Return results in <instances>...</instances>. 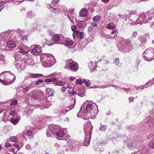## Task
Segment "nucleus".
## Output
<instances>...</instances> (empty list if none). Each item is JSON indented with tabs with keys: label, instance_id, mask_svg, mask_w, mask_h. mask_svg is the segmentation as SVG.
Here are the masks:
<instances>
[{
	"label": "nucleus",
	"instance_id": "26",
	"mask_svg": "<svg viewBox=\"0 0 154 154\" xmlns=\"http://www.w3.org/2000/svg\"><path fill=\"white\" fill-rule=\"evenodd\" d=\"M52 126H50L48 129H47V130L46 135L47 137H51L52 136V134H53V133L52 132V131L51 129V128H52Z\"/></svg>",
	"mask_w": 154,
	"mask_h": 154
},
{
	"label": "nucleus",
	"instance_id": "63",
	"mask_svg": "<svg viewBox=\"0 0 154 154\" xmlns=\"http://www.w3.org/2000/svg\"><path fill=\"white\" fill-rule=\"evenodd\" d=\"M11 146V144L9 142H7L5 143V146L6 147H9Z\"/></svg>",
	"mask_w": 154,
	"mask_h": 154
},
{
	"label": "nucleus",
	"instance_id": "12",
	"mask_svg": "<svg viewBox=\"0 0 154 154\" xmlns=\"http://www.w3.org/2000/svg\"><path fill=\"white\" fill-rule=\"evenodd\" d=\"M74 9L73 8L70 9L69 10V13H67V17L69 19L70 21L73 23H74V20L76 21V19L75 18L76 15L74 13Z\"/></svg>",
	"mask_w": 154,
	"mask_h": 154
},
{
	"label": "nucleus",
	"instance_id": "55",
	"mask_svg": "<svg viewBox=\"0 0 154 154\" xmlns=\"http://www.w3.org/2000/svg\"><path fill=\"white\" fill-rule=\"evenodd\" d=\"M22 40L23 41H26L27 40L28 37L26 35L22 36L21 37Z\"/></svg>",
	"mask_w": 154,
	"mask_h": 154
},
{
	"label": "nucleus",
	"instance_id": "38",
	"mask_svg": "<svg viewBox=\"0 0 154 154\" xmlns=\"http://www.w3.org/2000/svg\"><path fill=\"white\" fill-rule=\"evenodd\" d=\"M6 38L5 35L4 33H1L0 34V43L1 42H2L4 41L5 40H6Z\"/></svg>",
	"mask_w": 154,
	"mask_h": 154
},
{
	"label": "nucleus",
	"instance_id": "8",
	"mask_svg": "<svg viewBox=\"0 0 154 154\" xmlns=\"http://www.w3.org/2000/svg\"><path fill=\"white\" fill-rule=\"evenodd\" d=\"M66 63L65 68H66L67 67L72 71L75 72L78 69V66L77 63L72 60H68Z\"/></svg>",
	"mask_w": 154,
	"mask_h": 154
},
{
	"label": "nucleus",
	"instance_id": "48",
	"mask_svg": "<svg viewBox=\"0 0 154 154\" xmlns=\"http://www.w3.org/2000/svg\"><path fill=\"white\" fill-rule=\"evenodd\" d=\"M149 145L150 147L154 148V140L151 141L149 143Z\"/></svg>",
	"mask_w": 154,
	"mask_h": 154
},
{
	"label": "nucleus",
	"instance_id": "36",
	"mask_svg": "<svg viewBox=\"0 0 154 154\" xmlns=\"http://www.w3.org/2000/svg\"><path fill=\"white\" fill-rule=\"evenodd\" d=\"M53 39L55 42H58L60 39V35L58 34H55L54 35L53 38Z\"/></svg>",
	"mask_w": 154,
	"mask_h": 154
},
{
	"label": "nucleus",
	"instance_id": "27",
	"mask_svg": "<svg viewBox=\"0 0 154 154\" xmlns=\"http://www.w3.org/2000/svg\"><path fill=\"white\" fill-rule=\"evenodd\" d=\"M57 137H62L64 135L63 131L61 130H59L56 134Z\"/></svg>",
	"mask_w": 154,
	"mask_h": 154
},
{
	"label": "nucleus",
	"instance_id": "23",
	"mask_svg": "<svg viewBox=\"0 0 154 154\" xmlns=\"http://www.w3.org/2000/svg\"><path fill=\"white\" fill-rule=\"evenodd\" d=\"M88 13V11L85 8H82L79 12L80 16L83 17L87 16Z\"/></svg>",
	"mask_w": 154,
	"mask_h": 154
},
{
	"label": "nucleus",
	"instance_id": "4",
	"mask_svg": "<svg viewBox=\"0 0 154 154\" xmlns=\"http://www.w3.org/2000/svg\"><path fill=\"white\" fill-rule=\"evenodd\" d=\"M56 60L52 54H48L46 55V57L43 61V66L46 67L52 66L55 63Z\"/></svg>",
	"mask_w": 154,
	"mask_h": 154
},
{
	"label": "nucleus",
	"instance_id": "13",
	"mask_svg": "<svg viewBox=\"0 0 154 154\" xmlns=\"http://www.w3.org/2000/svg\"><path fill=\"white\" fill-rule=\"evenodd\" d=\"M84 126V131L85 134V135L86 134H88V133L90 134L91 131V130L93 128L91 123L89 122L85 124Z\"/></svg>",
	"mask_w": 154,
	"mask_h": 154
},
{
	"label": "nucleus",
	"instance_id": "31",
	"mask_svg": "<svg viewBox=\"0 0 154 154\" xmlns=\"http://www.w3.org/2000/svg\"><path fill=\"white\" fill-rule=\"evenodd\" d=\"M18 138L16 136H12L9 138V140L10 141L17 143L18 140Z\"/></svg>",
	"mask_w": 154,
	"mask_h": 154
},
{
	"label": "nucleus",
	"instance_id": "24",
	"mask_svg": "<svg viewBox=\"0 0 154 154\" xmlns=\"http://www.w3.org/2000/svg\"><path fill=\"white\" fill-rule=\"evenodd\" d=\"M16 44L15 42L11 40L8 41L7 42V46L10 48H13L15 47Z\"/></svg>",
	"mask_w": 154,
	"mask_h": 154
},
{
	"label": "nucleus",
	"instance_id": "45",
	"mask_svg": "<svg viewBox=\"0 0 154 154\" xmlns=\"http://www.w3.org/2000/svg\"><path fill=\"white\" fill-rule=\"evenodd\" d=\"M10 114L11 116H15L17 114V111L13 109L11 111Z\"/></svg>",
	"mask_w": 154,
	"mask_h": 154
},
{
	"label": "nucleus",
	"instance_id": "60",
	"mask_svg": "<svg viewBox=\"0 0 154 154\" xmlns=\"http://www.w3.org/2000/svg\"><path fill=\"white\" fill-rule=\"evenodd\" d=\"M112 31L111 32V34H113L115 33H117V30L116 29V28L112 29Z\"/></svg>",
	"mask_w": 154,
	"mask_h": 154
},
{
	"label": "nucleus",
	"instance_id": "18",
	"mask_svg": "<svg viewBox=\"0 0 154 154\" xmlns=\"http://www.w3.org/2000/svg\"><path fill=\"white\" fill-rule=\"evenodd\" d=\"M138 142L139 141L138 140L133 142V141L128 140V147H131L132 146H137V143H138Z\"/></svg>",
	"mask_w": 154,
	"mask_h": 154
},
{
	"label": "nucleus",
	"instance_id": "44",
	"mask_svg": "<svg viewBox=\"0 0 154 154\" xmlns=\"http://www.w3.org/2000/svg\"><path fill=\"white\" fill-rule=\"evenodd\" d=\"M83 82L87 86H90L91 85V82L88 79H84L83 80Z\"/></svg>",
	"mask_w": 154,
	"mask_h": 154
},
{
	"label": "nucleus",
	"instance_id": "56",
	"mask_svg": "<svg viewBox=\"0 0 154 154\" xmlns=\"http://www.w3.org/2000/svg\"><path fill=\"white\" fill-rule=\"evenodd\" d=\"M109 86L108 85H101V86H99L98 87H97V88H106L108 87Z\"/></svg>",
	"mask_w": 154,
	"mask_h": 154
},
{
	"label": "nucleus",
	"instance_id": "5",
	"mask_svg": "<svg viewBox=\"0 0 154 154\" xmlns=\"http://www.w3.org/2000/svg\"><path fill=\"white\" fill-rule=\"evenodd\" d=\"M144 59L146 61H150L154 59V49L149 48L146 49L143 54Z\"/></svg>",
	"mask_w": 154,
	"mask_h": 154
},
{
	"label": "nucleus",
	"instance_id": "50",
	"mask_svg": "<svg viewBox=\"0 0 154 154\" xmlns=\"http://www.w3.org/2000/svg\"><path fill=\"white\" fill-rule=\"evenodd\" d=\"M118 16L119 17H121L122 18H125V20L126 21V20L127 19V16L125 14L124 15H122L120 14H119L118 15Z\"/></svg>",
	"mask_w": 154,
	"mask_h": 154
},
{
	"label": "nucleus",
	"instance_id": "19",
	"mask_svg": "<svg viewBox=\"0 0 154 154\" xmlns=\"http://www.w3.org/2000/svg\"><path fill=\"white\" fill-rule=\"evenodd\" d=\"M32 86L31 85L29 86L26 87L25 86H21L20 87L19 89L23 90V94H25L28 92L29 90L31 88Z\"/></svg>",
	"mask_w": 154,
	"mask_h": 154
},
{
	"label": "nucleus",
	"instance_id": "34",
	"mask_svg": "<svg viewBox=\"0 0 154 154\" xmlns=\"http://www.w3.org/2000/svg\"><path fill=\"white\" fill-rule=\"evenodd\" d=\"M88 135L85 136V138L84 140V144L86 146L88 145L90 143V138Z\"/></svg>",
	"mask_w": 154,
	"mask_h": 154
},
{
	"label": "nucleus",
	"instance_id": "42",
	"mask_svg": "<svg viewBox=\"0 0 154 154\" xmlns=\"http://www.w3.org/2000/svg\"><path fill=\"white\" fill-rule=\"evenodd\" d=\"M78 95L81 97H83L85 95V91L83 90H79L78 92Z\"/></svg>",
	"mask_w": 154,
	"mask_h": 154
},
{
	"label": "nucleus",
	"instance_id": "46",
	"mask_svg": "<svg viewBox=\"0 0 154 154\" xmlns=\"http://www.w3.org/2000/svg\"><path fill=\"white\" fill-rule=\"evenodd\" d=\"M100 20V17L98 16H96L93 18V21L94 22H97Z\"/></svg>",
	"mask_w": 154,
	"mask_h": 154
},
{
	"label": "nucleus",
	"instance_id": "17",
	"mask_svg": "<svg viewBox=\"0 0 154 154\" xmlns=\"http://www.w3.org/2000/svg\"><path fill=\"white\" fill-rule=\"evenodd\" d=\"M33 107V106L29 105L26 107L25 110H26V114L27 116L30 115L32 113V107Z\"/></svg>",
	"mask_w": 154,
	"mask_h": 154
},
{
	"label": "nucleus",
	"instance_id": "33",
	"mask_svg": "<svg viewBox=\"0 0 154 154\" xmlns=\"http://www.w3.org/2000/svg\"><path fill=\"white\" fill-rule=\"evenodd\" d=\"M24 0H7V2H13L15 4H16L17 2H18L17 4H18L23 2Z\"/></svg>",
	"mask_w": 154,
	"mask_h": 154
},
{
	"label": "nucleus",
	"instance_id": "59",
	"mask_svg": "<svg viewBox=\"0 0 154 154\" xmlns=\"http://www.w3.org/2000/svg\"><path fill=\"white\" fill-rule=\"evenodd\" d=\"M48 32L49 35L52 36L54 35V32L51 30H49L48 31Z\"/></svg>",
	"mask_w": 154,
	"mask_h": 154
},
{
	"label": "nucleus",
	"instance_id": "49",
	"mask_svg": "<svg viewBox=\"0 0 154 154\" xmlns=\"http://www.w3.org/2000/svg\"><path fill=\"white\" fill-rule=\"evenodd\" d=\"M119 58H116L115 61H114V63L116 65H118L119 64Z\"/></svg>",
	"mask_w": 154,
	"mask_h": 154
},
{
	"label": "nucleus",
	"instance_id": "43",
	"mask_svg": "<svg viewBox=\"0 0 154 154\" xmlns=\"http://www.w3.org/2000/svg\"><path fill=\"white\" fill-rule=\"evenodd\" d=\"M54 84H55L56 85L63 86L65 84L66 82H62L61 81H59L57 82L56 83V84L55 82H54Z\"/></svg>",
	"mask_w": 154,
	"mask_h": 154
},
{
	"label": "nucleus",
	"instance_id": "35",
	"mask_svg": "<svg viewBox=\"0 0 154 154\" xmlns=\"http://www.w3.org/2000/svg\"><path fill=\"white\" fill-rule=\"evenodd\" d=\"M35 16L34 12L32 11H29L28 12L26 17L28 18H32L34 17Z\"/></svg>",
	"mask_w": 154,
	"mask_h": 154
},
{
	"label": "nucleus",
	"instance_id": "32",
	"mask_svg": "<svg viewBox=\"0 0 154 154\" xmlns=\"http://www.w3.org/2000/svg\"><path fill=\"white\" fill-rule=\"evenodd\" d=\"M107 126L106 125H103L101 124H100V126L99 128V130L100 131H105L106 130Z\"/></svg>",
	"mask_w": 154,
	"mask_h": 154
},
{
	"label": "nucleus",
	"instance_id": "28",
	"mask_svg": "<svg viewBox=\"0 0 154 154\" xmlns=\"http://www.w3.org/2000/svg\"><path fill=\"white\" fill-rule=\"evenodd\" d=\"M106 28L108 29L111 30L115 28V26L114 23L111 22L107 24Z\"/></svg>",
	"mask_w": 154,
	"mask_h": 154
},
{
	"label": "nucleus",
	"instance_id": "37",
	"mask_svg": "<svg viewBox=\"0 0 154 154\" xmlns=\"http://www.w3.org/2000/svg\"><path fill=\"white\" fill-rule=\"evenodd\" d=\"M152 83H154V78L152 80H150L146 84L144 85L145 88H146L148 86L151 85L152 86L153 85Z\"/></svg>",
	"mask_w": 154,
	"mask_h": 154
},
{
	"label": "nucleus",
	"instance_id": "25",
	"mask_svg": "<svg viewBox=\"0 0 154 154\" xmlns=\"http://www.w3.org/2000/svg\"><path fill=\"white\" fill-rule=\"evenodd\" d=\"M46 94L48 97L53 95L54 91L51 88H47L46 89Z\"/></svg>",
	"mask_w": 154,
	"mask_h": 154
},
{
	"label": "nucleus",
	"instance_id": "29",
	"mask_svg": "<svg viewBox=\"0 0 154 154\" xmlns=\"http://www.w3.org/2000/svg\"><path fill=\"white\" fill-rule=\"evenodd\" d=\"M84 33L82 32L76 31V37L80 38L82 39L84 37Z\"/></svg>",
	"mask_w": 154,
	"mask_h": 154
},
{
	"label": "nucleus",
	"instance_id": "11",
	"mask_svg": "<svg viewBox=\"0 0 154 154\" xmlns=\"http://www.w3.org/2000/svg\"><path fill=\"white\" fill-rule=\"evenodd\" d=\"M33 94L32 95V97L34 99H37L42 96L44 94L43 92L41 90H37L35 89L32 91Z\"/></svg>",
	"mask_w": 154,
	"mask_h": 154
},
{
	"label": "nucleus",
	"instance_id": "64",
	"mask_svg": "<svg viewBox=\"0 0 154 154\" xmlns=\"http://www.w3.org/2000/svg\"><path fill=\"white\" fill-rule=\"evenodd\" d=\"M76 26L75 25H73L71 26V29L72 31H74L76 29Z\"/></svg>",
	"mask_w": 154,
	"mask_h": 154
},
{
	"label": "nucleus",
	"instance_id": "57",
	"mask_svg": "<svg viewBox=\"0 0 154 154\" xmlns=\"http://www.w3.org/2000/svg\"><path fill=\"white\" fill-rule=\"evenodd\" d=\"M13 145L15 147L16 149H17V151H18L20 150L19 146L18 144H16L15 143L13 144Z\"/></svg>",
	"mask_w": 154,
	"mask_h": 154
},
{
	"label": "nucleus",
	"instance_id": "61",
	"mask_svg": "<svg viewBox=\"0 0 154 154\" xmlns=\"http://www.w3.org/2000/svg\"><path fill=\"white\" fill-rule=\"evenodd\" d=\"M46 43L47 44V45L49 46H51L54 44V43H51V42H50L48 41H46Z\"/></svg>",
	"mask_w": 154,
	"mask_h": 154
},
{
	"label": "nucleus",
	"instance_id": "21",
	"mask_svg": "<svg viewBox=\"0 0 154 154\" xmlns=\"http://www.w3.org/2000/svg\"><path fill=\"white\" fill-rule=\"evenodd\" d=\"M76 26L79 28L85 27L86 25V23L83 21L79 20L78 21H76Z\"/></svg>",
	"mask_w": 154,
	"mask_h": 154
},
{
	"label": "nucleus",
	"instance_id": "3",
	"mask_svg": "<svg viewBox=\"0 0 154 154\" xmlns=\"http://www.w3.org/2000/svg\"><path fill=\"white\" fill-rule=\"evenodd\" d=\"M122 42L118 46L119 49L121 51L128 52L133 48L131 41L129 39H122Z\"/></svg>",
	"mask_w": 154,
	"mask_h": 154
},
{
	"label": "nucleus",
	"instance_id": "1",
	"mask_svg": "<svg viewBox=\"0 0 154 154\" xmlns=\"http://www.w3.org/2000/svg\"><path fill=\"white\" fill-rule=\"evenodd\" d=\"M154 16L153 14L151 12L148 11L145 13L140 14L138 15L136 14L128 15V17H131L130 20L131 22V24L137 25V24H141L143 23H146L150 20H151Z\"/></svg>",
	"mask_w": 154,
	"mask_h": 154
},
{
	"label": "nucleus",
	"instance_id": "14",
	"mask_svg": "<svg viewBox=\"0 0 154 154\" xmlns=\"http://www.w3.org/2000/svg\"><path fill=\"white\" fill-rule=\"evenodd\" d=\"M97 62H93L91 61L89 63L88 67L91 72L95 70L97 67Z\"/></svg>",
	"mask_w": 154,
	"mask_h": 154
},
{
	"label": "nucleus",
	"instance_id": "16",
	"mask_svg": "<svg viewBox=\"0 0 154 154\" xmlns=\"http://www.w3.org/2000/svg\"><path fill=\"white\" fill-rule=\"evenodd\" d=\"M27 76L31 78H35L43 76V75L42 74H34L31 73L28 74Z\"/></svg>",
	"mask_w": 154,
	"mask_h": 154
},
{
	"label": "nucleus",
	"instance_id": "30",
	"mask_svg": "<svg viewBox=\"0 0 154 154\" xmlns=\"http://www.w3.org/2000/svg\"><path fill=\"white\" fill-rule=\"evenodd\" d=\"M73 44V42L69 39H67L65 40V44L66 46H71Z\"/></svg>",
	"mask_w": 154,
	"mask_h": 154
},
{
	"label": "nucleus",
	"instance_id": "2",
	"mask_svg": "<svg viewBox=\"0 0 154 154\" xmlns=\"http://www.w3.org/2000/svg\"><path fill=\"white\" fill-rule=\"evenodd\" d=\"M16 79L15 75L10 71H4L0 74V82L6 85L13 83Z\"/></svg>",
	"mask_w": 154,
	"mask_h": 154
},
{
	"label": "nucleus",
	"instance_id": "15",
	"mask_svg": "<svg viewBox=\"0 0 154 154\" xmlns=\"http://www.w3.org/2000/svg\"><path fill=\"white\" fill-rule=\"evenodd\" d=\"M6 39L7 40L9 37L14 38V31L9 30L4 33Z\"/></svg>",
	"mask_w": 154,
	"mask_h": 154
},
{
	"label": "nucleus",
	"instance_id": "6",
	"mask_svg": "<svg viewBox=\"0 0 154 154\" xmlns=\"http://www.w3.org/2000/svg\"><path fill=\"white\" fill-rule=\"evenodd\" d=\"M86 110L88 116H94L98 113L97 106L95 104L93 105L91 103H89L86 106Z\"/></svg>",
	"mask_w": 154,
	"mask_h": 154
},
{
	"label": "nucleus",
	"instance_id": "41",
	"mask_svg": "<svg viewBox=\"0 0 154 154\" xmlns=\"http://www.w3.org/2000/svg\"><path fill=\"white\" fill-rule=\"evenodd\" d=\"M151 117L150 116L146 117L144 120L145 123L146 124H150L152 122Z\"/></svg>",
	"mask_w": 154,
	"mask_h": 154
},
{
	"label": "nucleus",
	"instance_id": "20",
	"mask_svg": "<svg viewBox=\"0 0 154 154\" xmlns=\"http://www.w3.org/2000/svg\"><path fill=\"white\" fill-rule=\"evenodd\" d=\"M86 114H87V112H85L83 109H82V107H81L80 111L77 114V116L78 117L84 118Z\"/></svg>",
	"mask_w": 154,
	"mask_h": 154
},
{
	"label": "nucleus",
	"instance_id": "40",
	"mask_svg": "<svg viewBox=\"0 0 154 154\" xmlns=\"http://www.w3.org/2000/svg\"><path fill=\"white\" fill-rule=\"evenodd\" d=\"M27 136H28L29 138H32L34 137V134L30 130L27 131Z\"/></svg>",
	"mask_w": 154,
	"mask_h": 154
},
{
	"label": "nucleus",
	"instance_id": "52",
	"mask_svg": "<svg viewBox=\"0 0 154 154\" xmlns=\"http://www.w3.org/2000/svg\"><path fill=\"white\" fill-rule=\"evenodd\" d=\"M137 35V32L134 31L132 32V38H134L136 37Z\"/></svg>",
	"mask_w": 154,
	"mask_h": 154
},
{
	"label": "nucleus",
	"instance_id": "10",
	"mask_svg": "<svg viewBox=\"0 0 154 154\" xmlns=\"http://www.w3.org/2000/svg\"><path fill=\"white\" fill-rule=\"evenodd\" d=\"M51 104V102L48 100H45L42 103H40L36 105V108H40L41 109L48 108Z\"/></svg>",
	"mask_w": 154,
	"mask_h": 154
},
{
	"label": "nucleus",
	"instance_id": "7",
	"mask_svg": "<svg viewBox=\"0 0 154 154\" xmlns=\"http://www.w3.org/2000/svg\"><path fill=\"white\" fill-rule=\"evenodd\" d=\"M17 55V53H16L14 56L15 58L14 65L15 67L18 69H24L25 68L24 61L22 60L20 56H18Z\"/></svg>",
	"mask_w": 154,
	"mask_h": 154
},
{
	"label": "nucleus",
	"instance_id": "9",
	"mask_svg": "<svg viewBox=\"0 0 154 154\" xmlns=\"http://www.w3.org/2000/svg\"><path fill=\"white\" fill-rule=\"evenodd\" d=\"M31 52L33 55H39L42 54V50L41 46L37 45H32L31 46Z\"/></svg>",
	"mask_w": 154,
	"mask_h": 154
},
{
	"label": "nucleus",
	"instance_id": "62",
	"mask_svg": "<svg viewBox=\"0 0 154 154\" xmlns=\"http://www.w3.org/2000/svg\"><path fill=\"white\" fill-rule=\"evenodd\" d=\"M17 100H14L11 103L10 105L11 106L15 105L17 104Z\"/></svg>",
	"mask_w": 154,
	"mask_h": 154
},
{
	"label": "nucleus",
	"instance_id": "53",
	"mask_svg": "<svg viewBox=\"0 0 154 154\" xmlns=\"http://www.w3.org/2000/svg\"><path fill=\"white\" fill-rule=\"evenodd\" d=\"M68 93L69 94L71 95H73L75 94V92L74 90L72 91L69 90Z\"/></svg>",
	"mask_w": 154,
	"mask_h": 154
},
{
	"label": "nucleus",
	"instance_id": "51",
	"mask_svg": "<svg viewBox=\"0 0 154 154\" xmlns=\"http://www.w3.org/2000/svg\"><path fill=\"white\" fill-rule=\"evenodd\" d=\"M75 82L76 84H78L80 85L82 84L83 82L82 80L81 79L76 80L75 81Z\"/></svg>",
	"mask_w": 154,
	"mask_h": 154
},
{
	"label": "nucleus",
	"instance_id": "54",
	"mask_svg": "<svg viewBox=\"0 0 154 154\" xmlns=\"http://www.w3.org/2000/svg\"><path fill=\"white\" fill-rule=\"evenodd\" d=\"M43 82V80L41 79L37 81L35 83V84L36 85H38L41 84Z\"/></svg>",
	"mask_w": 154,
	"mask_h": 154
},
{
	"label": "nucleus",
	"instance_id": "47",
	"mask_svg": "<svg viewBox=\"0 0 154 154\" xmlns=\"http://www.w3.org/2000/svg\"><path fill=\"white\" fill-rule=\"evenodd\" d=\"M21 34V33L20 32V29H18L14 31V35H15V36L17 35H20Z\"/></svg>",
	"mask_w": 154,
	"mask_h": 154
},
{
	"label": "nucleus",
	"instance_id": "58",
	"mask_svg": "<svg viewBox=\"0 0 154 154\" xmlns=\"http://www.w3.org/2000/svg\"><path fill=\"white\" fill-rule=\"evenodd\" d=\"M4 2H0V11L3 9V5H4Z\"/></svg>",
	"mask_w": 154,
	"mask_h": 154
},
{
	"label": "nucleus",
	"instance_id": "22",
	"mask_svg": "<svg viewBox=\"0 0 154 154\" xmlns=\"http://www.w3.org/2000/svg\"><path fill=\"white\" fill-rule=\"evenodd\" d=\"M20 52L23 54H27L29 52V49L27 47L24 46L20 48Z\"/></svg>",
	"mask_w": 154,
	"mask_h": 154
},
{
	"label": "nucleus",
	"instance_id": "39",
	"mask_svg": "<svg viewBox=\"0 0 154 154\" xmlns=\"http://www.w3.org/2000/svg\"><path fill=\"white\" fill-rule=\"evenodd\" d=\"M56 78H53L52 79H46L45 80V82H55L56 81Z\"/></svg>",
	"mask_w": 154,
	"mask_h": 154
}]
</instances>
